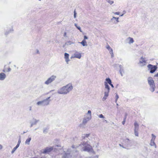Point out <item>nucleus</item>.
Returning <instances> with one entry per match:
<instances>
[{
  "instance_id": "f257e3e1",
  "label": "nucleus",
  "mask_w": 158,
  "mask_h": 158,
  "mask_svg": "<svg viewBox=\"0 0 158 158\" xmlns=\"http://www.w3.org/2000/svg\"><path fill=\"white\" fill-rule=\"evenodd\" d=\"M73 89L72 84L69 83L60 88L57 90L58 94H66L69 93Z\"/></svg>"
},
{
  "instance_id": "f03ea898",
  "label": "nucleus",
  "mask_w": 158,
  "mask_h": 158,
  "mask_svg": "<svg viewBox=\"0 0 158 158\" xmlns=\"http://www.w3.org/2000/svg\"><path fill=\"white\" fill-rule=\"evenodd\" d=\"M78 147H80V149L82 151L89 152L92 149V147L89 143L86 142H84L80 144L78 146L73 145L72 148H73L76 149Z\"/></svg>"
},
{
  "instance_id": "7ed1b4c3",
  "label": "nucleus",
  "mask_w": 158,
  "mask_h": 158,
  "mask_svg": "<svg viewBox=\"0 0 158 158\" xmlns=\"http://www.w3.org/2000/svg\"><path fill=\"white\" fill-rule=\"evenodd\" d=\"M148 84L150 86V90L152 92H153L155 89V86L154 81L152 77H148L147 79Z\"/></svg>"
},
{
  "instance_id": "20e7f679",
  "label": "nucleus",
  "mask_w": 158,
  "mask_h": 158,
  "mask_svg": "<svg viewBox=\"0 0 158 158\" xmlns=\"http://www.w3.org/2000/svg\"><path fill=\"white\" fill-rule=\"evenodd\" d=\"M56 78V76L55 75H52L49 77L44 82V84L46 85H48L51 84L54 81Z\"/></svg>"
},
{
  "instance_id": "39448f33",
  "label": "nucleus",
  "mask_w": 158,
  "mask_h": 158,
  "mask_svg": "<svg viewBox=\"0 0 158 158\" xmlns=\"http://www.w3.org/2000/svg\"><path fill=\"white\" fill-rule=\"evenodd\" d=\"M72 152L69 149H68L66 152L64 151L62 156L63 158H72L71 155Z\"/></svg>"
},
{
  "instance_id": "423d86ee",
  "label": "nucleus",
  "mask_w": 158,
  "mask_h": 158,
  "mask_svg": "<svg viewBox=\"0 0 158 158\" xmlns=\"http://www.w3.org/2000/svg\"><path fill=\"white\" fill-rule=\"evenodd\" d=\"M147 67L148 69L150 70V73H154L157 69V67L156 66L151 64H149Z\"/></svg>"
},
{
  "instance_id": "0eeeda50",
  "label": "nucleus",
  "mask_w": 158,
  "mask_h": 158,
  "mask_svg": "<svg viewBox=\"0 0 158 158\" xmlns=\"http://www.w3.org/2000/svg\"><path fill=\"white\" fill-rule=\"evenodd\" d=\"M138 64L139 66L141 67L144 66L147 64V61L143 57V56H141L140 58Z\"/></svg>"
},
{
  "instance_id": "6e6552de",
  "label": "nucleus",
  "mask_w": 158,
  "mask_h": 158,
  "mask_svg": "<svg viewBox=\"0 0 158 158\" xmlns=\"http://www.w3.org/2000/svg\"><path fill=\"white\" fill-rule=\"evenodd\" d=\"M39 121V120L33 118L30 121V122L31 125L30 127H32L33 125H36Z\"/></svg>"
},
{
  "instance_id": "1a4fd4ad",
  "label": "nucleus",
  "mask_w": 158,
  "mask_h": 158,
  "mask_svg": "<svg viewBox=\"0 0 158 158\" xmlns=\"http://www.w3.org/2000/svg\"><path fill=\"white\" fill-rule=\"evenodd\" d=\"M50 97H49L46 99L42 100L43 106H47L49 104L50 102L51 101V100L50 99Z\"/></svg>"
},
{
  "instance_id": "9d476101",
  "label": "nucleus",
  "mask_w": 158,
  "mask_h": 158,
  "mask_svg": "<svg viewBox=\"0 0 158 158\" xmlns=\"http://www.w3.org/2000/svg\"><path fill=\"white\" fill-rule=\"evenodd\" d=\"M91 118L90 116V115L89 117L86 116L83 119L82 124L85 125L87 123V122L89 121Z\"/></svg>"
},
{
  "instance_id": "9b49d317",
  "label": "nucleus",
  "mask_w": 158,
  "mask_h": 158,
  "mask_svg": "<svg viewBox=\"0 0 158 158\" xmlns=\"http://www.w3.org/2000/svg\"><path fill=\"white\" fill-rule=\"evenodd\" d=\"M53 147H48L44 150L43 153H47L51 151L53 149Z\"/></svg>"
},
{
  "instance_id": "f8f14e48",
  "label": "nucleus",
  "mask_w": 158,
  "mask_h": 158,
  "mask_svg": "<svg viewBox=\"0 0 158 158\" xmlns=\"http://www.w3.org/2000/svg\"><path fill=\"white\" fill-rule=\"evenodd\" d=\"M110 20L115 24H116L117 23L119 22V18H116L114 16H113L112 17V18Z\"/></svg>"
},
{
  "instance_id": "ddd939ff",
  "label": "nucleus",
  "mask_w": 158,
  "mask_h": 158,
  "mask_svg": "<svg viewBox=\"0 0 158 158\" xmlns=\"http://www.w3.org/2000/svg\"><path fill=\"white\" fill-rule=\"evenodd\" d=\"M152 138L151 140L150 145L151 146H156V144L154 142V141L156 138V136H155L153 134H152Z\"/></svg>"
},
{
  "instance_id": "4468645a",
  "label": "nucleus",
  "mask_w": 158,
  "mask_h": 158,
  "mask_svg": "<svg viewBox=\"0 0 158 158\" xmlns=\"http://www.w3.org/2000/svg\"><path fill=\"white\" fill-rule=\"evenodd\" d=\"M74 57L80 59L81 57V53L78 52L76 51L73 54Z\"/></svg>"
},
{
  "instance_id": "2eb2a0df",
  "label": "nucleus",
  "mask_w": 158,
  "mask_h": 158,
  "mask_svg": "<svg viewBox=\"0 0 158 158\" xmlns=\"http://www.w3.org/2000/svg\"><path fill=\"white\" fill-rule=\"evenodd\" d=\"M110 91H106L105 90L104 92V97L102 98V100L103 101H105L107 98V97H108L109 95V93Z\"/></svg>"
},
{
  "instance_id": "dca6fc26",
  "label": "nucleus",
  "mask_w": 158,
  "mask_h": 158,
  "mask_svg": "<svg viewBox=\"0 0 158 158\" xmlns=\"http://www.w3.org/2000/svg\"><path fill=\"white\" fill-rule=\"evenodd\" d=\"M6 77V74L3 73H0V81H3Z\"/></svg>"
},
{
  "instance_id": "f3484780",
  "label": "nucleus",
  "mask_w": 158,
  "mask_h": 158,
  "mask_svg": "<svg viewBox=\"0 0 158 158\" xmlns=\"http://www.w3.org/2000/svg\"><path fill=\"white\" fill-rule=\"evenodd\" d=\"M64 58L65 59V61L67 64H68L69 62L70 61L69 59V54L65 53H64Z\"/></svg>"
},
{
  "instance_id": "a211bd4d",
  "label": "nucleus",
  "mask_w": 158,
  "mask_h": 158,
  "mask_svg": "<svg viewBox=\"0 0 158 158\" xmlns=\"http://www.w3.org/2000/svg\"><path fill=\"white\" fill-rule=\"evenodd\" d=\"M79 43L81 44L83 46H87V42L85 40H83L81 42H79Z\"/></svg>"
},
{
  "instance_id": "6ab92c4d",
  "label": "nucleus",
  "mask_w": 158,
  "mask_h": 158,
  "mask_svg": "<svg viewBox=\"0 0 158 158\" xmlns=\"http://www.w3.org/2000/svg\"><path fill=\"white\" fill-rule=\"evenodd\" d=\"M105 89V90L110 91V87L106 82H104Z\"/></svg>"
},
{
  "instance_id": "aec40b11",
  "label": "nucleus",
  "mask_w": 158,
  "mask_h": 158,
  "mask_svg": "<svg viewBox=\"0 0 158 158\" xmlns=\"http://www.w3.org/2000/svg\"><path fill=\"white\" fill-rule=\"evenodd\" d=\"M135 129L134 130H138L139 128V125L137 122H135L134 123Z\"/></svg>"
},
{
  "instance_id": "412c9836",
  "label": "nucleus",
  "mask_w": 158,
  "mask_h": 158,
  "mask_svg": "<svg viewBox=\"0 0 158 158\" xmlns=\"http://www.w3.org/2000/svg\"><path fill=\"white\" fill-rule=\"evenodd\" d=\"M31 137L28 138L26 139V140L25 142V143L26 144H27V145H29L30 144V142L31 141Z\"/></svg>"
},
{
  "instance_id": "4be33fe9",
  "label": "nucleus",
  "mask_w": 158,
  "mask_h": 158,
  "mask_svg": "<svg viewBox=\"0 0 158 158\" xmlns=\"http://www.w3.org/2000/svg\"><path fill=\"white\" fill-rule=\"evenodd\" d=\"M106 81H105V82H107V84L108 83L110 85V84H111V83H112L111 79L109 78H106Z\"/></svg>"
},
{
  "instance_id": "5701e85b",
  "label": "nucleus",
  "mask_w": 158,
  "mask_h": 158,
  "mask_svg": "<svg viewBox=\"0 0 158 158\" xmlns=\"http://www.w3.org/2000/svg\"><path fill=\"white\" fill-rule=\"evenodd\" d=\"M90 134H83L82 135V139H84L85 138H88Z\"/></svg>"
},
{
  "instance_id": "b1692460",
  "label": "nucleus",
  "mask_w": 158,
  "mask_h": 158,
  "mask_svg": "<svg viewBox=\"0 0 158 158\" xmlns=\"http://www.w3.org/2000/svg\"><path fill=\"white\" fill-rule=\"evenodd\" d=\"M37 105L38 106H43V104L42 101L38 102L36 103Z\"/></svg>"
},
{
  "instance_id": "393cba45",
  "label": "nucleus",
  "mask_w": 158,
  "mask_h": 158,
  "mask_svg": "<svg viewBox=\"0 0 158 158\" xmlns=\"http://www.w3.org/2000/svg\"><path fill=\"white\" fill-rule=\"evenodd\" d=\"M128 39L129 40V43L130 44L133 43L134 42V40L132 38L129 37L128 38Z\"/></svg>"
},
{
  "instance_id": "a878e982",
  "label": "nucleus",
  "mask_w": 158,
  "mask_h": 158,
  "mask_svg": "<svg viewBox=\"0 0 158 158\" xmlns=\"http://www.w3.org/2000/svg\"><path fill=\"white\" fill-rule=\"evenodd\" d=\"M106 48L109 51L110 53V52H112V51H113L112 49L111 48V47H110V46L109 45H107L106 46Z\"/></svg>"
},
{
  "instance_id": "bb28decb",
  "label": "nucleus",
  "mask_w": 158,
  "mask_h": 158,
  "mask_svg": "<svg viewBox=\"0 0 158 158\" xmlns=\"http://www.w3.org/2000/svg\"><path fill=\"white\" fill-rule=\"evenodd\" d=\"M19 145H17L16 146L13 148L11 152L12 154H13L15 152V151L19 147Z\"/></svg>"
},
{
  "instance_id": "cd10ccee",
  "label": "nucleus",
  "mask_w": 158,
  "mask_h": 158,
  "mask_svg": "<svg viewBox=\"0 0 158 158\" xmlns=\"http://www.w3.org/2000/svg\"><path fill=\"white\" fill-rule=\"evenodd\" d=\"M90 115V116L91 118H92L91 111L90 110H89L88 111L87 113L86 114V116L89 117Z\"/></svg>"
},
{
  "instance_id": "c85d7f7f",
  "label": "nucleus",
  "mask_w": 158,
  "mask_h": 158,
  "mask_svg": "<svg viewBox=\"0 0 158 158\" xmlns=\"http://www.w3.org/2000/svg\"><path fill=\"white\" fill-rule=\"evenodd\" d=\"M74 26L77 28L80 31V32H82L81 27L80 26H78L77 23H75Z\"/></svg>"
},
{
  "instance_id": "c756f323",
  "label": "nucleus",
  "mask_w": 158,
  "mask_h": 158,
  "mask_svg": "<svg viewBox=\"0 0 158 158\" xmlns=\"http://www.w3.org/2000/svg\"><path fill=\"white\" fill-rule=\"evenodd\" d=\"M13 30L10 29V30H9L8 31H6L5 32V35H8L10 33L13 32Z\"/></svg>"
},
{
  "instance_id": "7c9ffc66",
  "label": "nucleus",
  "mask_w": 158,
  "mask_h": 158,
  "mask_svg": "<svg viewBox=\"0 0 158 158\" xmlns=\"http://www.w3.org/2000/svg\"><path fill=\"white\" fill-rule=\"evenodd\" d=\"M48 127L44 128L43 129V133L46 134L47 133L48 131Z\"/></svg>"
},
{
  "instance_id": "2f4dec72",
  "label": "nucleus",
  "mask_w": 158,
  "mask_h": 158,
  "mask_svg": "<svg viewBox=\"0 0 158 158\" xmlns=\"http://www.w3.org/2000/svg\"><path fill=\"white\" fill-rule=\"evenodd\" d=\"M74 44V43L71 42V41H67V42H66L65 43V44L67 45H71V44Z\"/></svg>"
},
{
  "instance_id": "473e14b6",
  "label": "nucleus",
  "mask_w": 158,
  "mask_h": 158,
  "mask_svg": "<svg viewBox=\"0 0 158 158\" xmlns=\"http://www.w3.org/2000/svg\"><path fill=\"white\" fill-rule=\"evenodd\" d=\"M119 72L120 74L122 76H123V73H124V69H120Z\"/></svg>"
},
{
  "instance_id": "72a5a7b5",
  "label": "nucleus",
  "mask_w": 158,
  "mask_h": 158,
  "mask_svg": "<svg viewBox=\"0 0 158 158\" xmlns=\"http://www.w3.org/2000/svg\"><path fill=\"white\" fill-rule=\"evenodd\" d=\"M107 2H108L109 4H110V5H112L113 4L114 2L112 1H111L110 0H105Z\"/></svg>"
},
{
  "instance_id": "f704fd0d",
  "label": "nucleus",
  "mask_w": 158,
  "mask_h": 158,
  "mask_svg": "<svg viewBox=\"0 0 158 158\" xmlns=\"http://www.w3.org/2000/svg\"><path fill=\"white\" fill-rule=\"evenodd\" d=\"M11 70V69L10 68H9L8 69V70L7 71H6V69H4L3 70H2V71L4 72H10V71Z\"/></svg>"
},
{
  "instance_id": "c9c22d12",
  "label": "nucleus",
  "mask_w": 158,
  "mask_h": 158,
  "mask_svg": "<svg viewBox=\"0 0 158 158\" xmlns=\"http://www.w3.org/2000/svg\"><path fill=\"white\" fill-rule=\"evenodd\" d=\"M134 133L135 135L136 136H138L139 134L138 132V130H134Z\"/></svg>"
},
{
  "instance_id": "e433bc0d",
  "label": "nucleus",
  "mask_w": 158,
  "mask_h": 158,
  "mask_svg": "<svg viewBox=\"0 0 158 158\" xmlns=\"http://www.w3.org/2000/svg\"><path fill=\"white\" fill-rule=\"evenodd\" d=\"M119 98L118 96L116 94L115 96V103H117V100Z\"/></svg>"
},
{
  "instance_id": "4c0bfd02",
  "label": "nucleus",
  "mask_w": 158,
  "mask_h": 158,
  "mask_svg": "<svg viewBox=\"0 0 158 158\" xmlns=\"http://www.w3.org/2000/svg\"><path fill=\"white\" fill-rule=\"evenodd\" d=\"M21 142V138H19V140H18V143H17V145H19H19H20V143Z\"/></svg>"
},
{
  "instance_id": "58836bf2",
  "label": "nucleus",
  "mask_w": 158,
  "mask_h": 158,
  "mask_svg": "<svg viewBox=\"0 0 158 158\" xmlns=\"http://www.w3.org/2000/svg\"><path fill=\"white\" fill-rule=\"evenodd\" d=\"M126 115L125 116L124 119H123V121L122 122V124H123V125H124L125 123V122H126Z\"/></svg>"
},
{
  "instance_id": "ea45409f",
  "label": "nucleus",
  "mask_w": 158,
  "mask_h": 158,
  "mask_svg": "<svg viewBox=\"0 0 158 158\" xmlns=\"http://www.w3.org/2000/svg\"><path fill=\"white\" fill-rule=\"evenodd\" d=\"M77 13L75 11V10H74V18H75L76 17Z\"/></svg>"
},
{
  "instance_id": "a19ab883",
  "label": "nucleus",
  "mask_w": 158,
  "mask_h": 158,
  "mask_svg": "<svg viewBox=\"0 0 158 158\" xmlns=\"http://www.w3.org/2000/svg\"><path fill=\"white\" fill-rule=\"evenodd\" d=\"M99 117L101 118H104V117L102 114H100L98 116Z\"/></svg>"
},
{
  "instance_id": "79ce46f5",
  "label": "nucleus",
  "mask_w": 158,
  "mask_h": 158,
  "mask_svg": "<svg viewBox=\"0 0 158 158\" xmlns=\"http://www.w3.org/2000/svg\"><path fill=\"white\" fill-rule=\"evenodd\" d=\"M110 53L111 54V56L112 58L113 57H114V53L113 51L112 52H110Z\"/></svg>"
},
{
  "instance_id": "37998d69",
  "label": "nucleus",
  "mask_w": 158,
  "mask_h": 158,
  "mask_svg": "<svg viewBox=\"0 0 158 158\" xmlns=\"http://www.w3.org/2000/svg\"><path fill=\"white\" fill-rule=\"evenodd\" d=\"M64 36L65 37H67V33L66 32H65L64 34Z\"/></svg>"
},
{
  "instance_id": "c03bdc74",
  "label": "nucleus",
  "mask_w": 158,
  "mask_h": 158,
  "mask_svg": "<svg viewBox=\"0 0 158 158\" xmlns=\"http://www.w3.org/2000/svg\"><path fill=\"white\" fill-rule=\"evenodd\" d=\"M119 13H120L119 12H116L114 13V14H115V15H119Z\"/></svg>"
},
{
  "instance_id": "a18cd8bd",
  "label": "nucleus",
  "mask_w": 158,
  "mask_h": 158,
  "mask_svg": "<svg viewBox=\"0 0 158 158\" xmlns=\"http://www.w3.org/2000/svg\"><path fill=\"white\" fill-rule=\"evenodd\" d=\"M119 67L120 68V69H123V66L121 65H119Z\"/></svg>"
},
{
  "instance_id": "49530a36",
  "label": "nucleus",
  "mask_w": 158,
  "mask_h": 158,
  "mask_svg": "<svg viewBox=\"0 0 158 158\" xmlns=\"http://www.w3.org/2000/svg\"><path fill=\"white\" fill-rule=\"evenodd\" d=\"M87 39H88V37H87V36H86V35H85L84 36V39L83 40H85Z\"/></svg>"
},
{
  "instance_id": "de8ad7c7",
  "label": "nucleus",
  "mask_w": 158,
  "mask_h": 158,
  "mask_svg": "<svg viewBox=\"0 0 158 158\" xmlns=\"http://www.w3.org/2000/svg\"><path fill=\"white\" fill-rule=\"evenodd\" d=\"M2 148V145L0 144V150Z\"/></svg>"
},
{
  "instance_id": "09e8293b",
  "label": "nucleus",
  "mask_w": 158,
  "mask_h": 158,
  "mask_svg": "<svg viewBox=\"0 0 158 158\" xmlns=\"http://www.w3.org/2000/svg\"><path fill=\"white\" fill-rule=\"evenodd\" d=\"M29 110L30 111H31L32 110V107L31 106H30L29 107Z\"/></svg>"
},
{
  "instance_id": "8fccbe9b",
  "label": "nucleus",
  "mask_w": 158,
  "mask_h": 158,
  "mask_svg": "<svg viewBox=\"0 0 158 158\" xmlns=\"http://www.w3.org/2000/svg\"><path fill=\"white\" fill-rule=\"evenodd\" d=\"M154 77H158V73L154 76Z\"/></svg>"
},
{
  "instance_id": "3c124183",
  "label": "nucleus",
  "mask_w": 158,
  "mask_h": 158,
  "mask_svg": "<svg viewBox=\"0 0 158 158\" xmlns=\"http://www.w3.org/2000/svg\"><path fill=\"white\" fill-rule=\"evenodd\" d=\"M110 86H111L112 88H114V86L112 84V83H111V84H110Z\"/></svg>"
},
{
  "instance_id": "603ef678",
  "label": "nucleus",
  "mask_w": 158,
  "mask_h": 158,
  "mask_svg": "<svg viewBox=\"0 0 158 158\" xmlns=\"http://www.w3.org/2000/svg\"><path fill=\"white\" fill-rule=\"evenodd\" d=\"M37 53H38V54H39V51L38 50H37Z\"/></svg>"
},
{
  "instance_id": "864d4df0",
  "label": "nucleus",
  "mask_w": 158,
  "mask_h": 158,
  "mask_svg": "<svg viewBox=\"0 0 158 158\" xmlns=\"http://www.w3.org/2000/svg\"><path fill=\"white\" fill-rule=\"evenodd\" d=\"M123 14H125L126 13V11L125 10H124L123 11Z\"/></svg>"
},
{
  "instance_id": "5fc2aeb1",
  "label": "nucleus",
  "mask_w": 158,
  "mask_h": 158,
  "mask_svg": "<svg viewBox=\"0 0 158 158\" xmlns=\"http://www.w3.org/2000/svg\"><path fill=\"white\" fill-rule=\"evenodd\" d=\"M123 15H124V14H123L121 15H120V16H123Z\"/></svg>"
},
{
  "instance_id": "6e6d98bb",
  "label": "nucleus",
  "mask_w": 158,
  "mask_h": 158,
  "mask_svg": "<svg viewBox=\"0 0 158 158\" xmlns=\"http://www.w3.org/2000/svg\"><path fill=\"white\" fill-rule=\"evenodd\" d=\"M119 145L121 146V147H122L123 148V146H122V145L120 144H119Z\"/></svg>"
},
{
  "instance_id": "4d7b16f0",
  "label": "nucleus",
  "mask_w": 158,
  "mask_h": 158,
  "mask_svg": "<svg viewBox=\"0 0 158 158\" xmlns=\"http://www.w3.org/2000/svg\"><path fill=\"white\" fill-rule=\"evenodd\" d=\"M54 90H51L50 91V92H53V91H54Z\"/></svg>"
},
{
  "instance_id": "13d9d810",
  "label": "nucleus",
  "mask_w": 158,
  "mask_h": 158,
  "mask_svg": "<svg viewBox=\"0 0 158 158\" xmlns=\"http://www.w3.org/2000/svg\"><path fill=\"white\" fill-rule=\"evenodd\" d=\"M54 90H51L50 91V92H53V91H54Z\"/></svg>"
},
{
  "instance_id": "bf43d9fd",
  "label": "nucleus",
  "mask_w": 158,
  "mask_h": 158,
  "mask_svg": "<svg viewBox=\"0 0 158 158\" xmlns=\"http://www.w3.org/2000/svg\"><path fill=\"white\" fill-rule=\"evenodd\" d=\"M126 140H128H128H129V139H126Z\"/></svg>"
},
{
  "instance_id": "052dcab7",
  "label": "nucleus",
  "mask_w": 158,
  "mask_h": 158,
  "mask_svg": "<svg viewBox=\"0 0 158 158\" xmlns=\"http://www.w3.org/2000/svg\"><path fill=\"white\" fill-rule=\"evenodd\" d=\"M14 67H16V65H14Z\"/></svg>"
},
{
  "instance_id": "680f3d73",
  "label": "nucleus",
  "mask_w": 158,
  "mask_h": 158,
  "mask_svg": "<svg viewBox=\"0 0 158 158\" xmlns=\"http://www.w3.org/2000/svg\"><path fill=\"white\" fill-rule=\"evenodd\" d=\"M116 105H117V106H118V103H116Z\"/></svg>"
},
{
  "instance_id": "e2e57ef3",
  "label": "nucleus",
  "mask_w": 158,
  "mask_h": 158,
  "mask_svg": "<svg viewBox=\"0 0 158 158\" xmlns=\"http://www.w3.org/2000/svg\"><path fill=\"white\" fill-rule=\"evenodd\" d=\"M25 133V132H23L24 133Z\"/></svg>"
},
{
  "instance_id": "0e129e2a",
  "label": "nucleus",
  "mask_w": 158,
  "mask_h": 158,
  "mask_svg": "<svg viewBox=\"0 0 158 158\" xmlns=\"http://www.w3.org/2000/svg\"><path fill=\"white\" fill-rule=\"evenodd\" d=\"M39 0V1H41V0Z\"/></svg>"
},
{
  "instance_id": "69168bd1",
  "label": "nucleus",
  "mask_w": 158,
  "mask_h": 158,
  "mask_svg": "<svg viewBox=\"0 0 158 158\" xmlns=\"http://www.w3.org/2000/svg\"><path fill=\"white\" fill-rule=\"evenodd\" d=\"M46 158L44 157V158Z\"/></svg>"
}]
</instances>
